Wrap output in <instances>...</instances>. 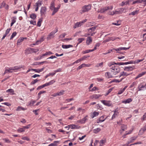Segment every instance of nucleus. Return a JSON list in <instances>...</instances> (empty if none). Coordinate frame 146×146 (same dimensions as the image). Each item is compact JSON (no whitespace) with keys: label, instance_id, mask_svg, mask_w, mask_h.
<instances>
[{"label":"nucleus","instance_id":"1","mask_svg":"<svg viewBox=\"0 0 146 146\" xmlns=\"http://www.w3.org/2000/svg\"><path fill=\"white\" fill-rule=\"evenodd\" d=\"M111 67L110 69H111V72L112 75L114 76L113 77H116L115 75L120 72V68L118 66H115L114 65L111 66Z\"/></svg>","mask_w":146,"mask_h":146},{"label":"nucleus","instance_id":"2","mask_svg":"<svg viewBox=\"0 0 146 146\" xmlns=\"http://www.w3.org/2000/svg\"><path fill=\"white\" fill-rule=\"evenodd\" d=\"M91 8V6L90 5H85L82 7L80 13H82L87 12L90 10Z\"/></svg>","mask_w":146,"mask_h":146},{"label":"nucleus","instance_id":"3","mask_svg":"<svg viewBox=\"0 0 146 146\" xmlns=\"http://www.w3.org/2000/svg\"><path fill=\"white\" fill-rule=\"evenodd\" d=\"M113 8L112 6L106 7L101 9L100 11H98V12H100L101 13H104V12L109 10H111Z\"/></svg>","mask_w":146,"mask_h":146},{"label":"nucleus","instance_id":"4","mask_svg":"<svg viewBox=\"0 0 146 146\" xmlns=\"http://www.w3.org/2000/svg\"><path fill=\"white\" fill-rule=\"evenodd\" d=\"M58 31L57 29H56L55 31H54L50 33L49 35L47 37V40H49L51 38H52L54 37L53 35H54Z\"/></svg>","mask_w":146,"mask_h":146},{"label":"nucleus","instance_id":"5","mask_svg":"<svg viewBox=\"0 0 146 146\" xmlns=\"http://www.w3.org/2000/svg\"><path fill=\"white\" fill-rule=\"evenodd\" d=\"M101 102L104 105L108 107L111 106L112 105V103L110 101L102 100Z\"/></svg>","mask_w":146,"mask_h":146},{"label":"nucleus","instance_id":"6","mask_svg":"<svg viewBox=\"0 0 146 146\" xmlns=\"http://www.w3.org/2000/svg\"><path fill=\"white\" fill-rule=\"evenodd\" d=\"M135 69V66H132L125 67L124 68V70L127 71H132Z\"/></svg>","mask_w":146,"mask_h":146},{"label":"nucleus","instance_id":"7","mask_svg":"<svg viewBox=\"0 0 146 146\" xmlns=\"http://www.w3.org/2000/svg\"><path fill=\"white\" fill-rule=\"evenodd\" d=\"M115 64L118 65H124V62H120L119 63H116L114 62H109L108 65L109 67H111L112 66H113Z\"/></svg>","mask_w":146,"mask_h":146},{"label":"nucleus","instance_id":"8","mask_svg":"<svg viewBox=\"0 0 146 146\" xmlns=\"http://www.w3.org/2000/svg\"><path fill=\"white\" fill-rule=\"evenodd\" d=\"M46 11V7H41L40 13L41 15H42L45 14Z\"/></svg>","mask_w":146,"mask_h":146},{"label":"nucleus","instance_id":"9","mask_svg":"<svg viewBox=\"0 0 146 146\" xmlns=\"http://www.w3.org/2000/svg\"><path fill=\"white\" fill-rule=\"evenodd\" d=\"M60 7V5H58V6L56 8H54L53 11V12L52 14V15H54L58 10Z\"/></svg>","mask_w":146,"mask_h":146},{"label":"nucleus","instance_id":"10","mask_svg":"<svg viewBox=\"0 0 146 146\" xmlns=\"http://www.w3.org/2000/svg\"><path fill=\"white\" fill-rule=\"evenodd\" d=\"M130 47H120L117 49L114 48L113 50H115L116 51H119L122 50H126L129 49Z\"/></svg>","mask_w":146,"mask_h":146},{"label":"nucleus","instance_id":"11","mask_svg":"<svg viewBox=\"0 0 146 146\" xmlns=\"http://www.w3.org/2000/svg\"><path fill=\"white\" fill-rule=\"evenodd\" d=\"M92 41V37L90 36H88L87 39L86 41V44L87 45H89L91 43Z\"/></svg>","mask_w":146,"mask_h":146},{"label":"nucleus","instance_id":"12","mask_svg":"<svg viewBox=\"0 0 146 146\" xmlns=\"http://www.w3.org/2000/svg\"><path fill=\"white\" fill-rule=\"evenodd\" d=\"M88 117L87 115H86L85 117H84L82 119L80 120H79L78 121V123H84L87 120V119L86 117Z\"/></svg>","mask_w":146,"mask_h":146},{"label":"nucleus","instance_id":"13","mask_svg":"<svg viewBox=\"0 0 146 146\" xmlns=\"http://www.w3.org/2000/svg\"><path fill=\"white\" fill-rule=\"evenodd\" d=\"M84 23L83 21H81L79 23L77 22L75 24V25L74 26V28H76V27H80L82 24Z\"/></svg>","mask_w":146,"mask_h":146},{"label":"nucleus","instance_id":"14","mask_svg":"<svg viewBox=\"0 0 146 146\" xmlns=\"http://www.w3.org/2000/svg\"><path fill=\"white\" fill-rule=\"evenodd\" d=\"M55 81L54 80H52L50 82L46 83V84H44L45 87L51 85L54 83Z\"/></svg>","mask_w":146,"mask_h":146},{"label":"nucleus","instance_id":"15","mask_svg":"<svg viewBox=\"0 0 146 146\" xmlns=\"http://www.w3.org/2000/svg\"><path fill=\"white\" fill-rule=\"evenodd\" d=\"M113 75L111 74L109 72H106L105 74V76L106 77L108 78L113 77Z\"/></svg>","mask_w":146,"mask_h":146},{"label":"nucleus","instance_id":"16","mask_svg":"<svg viewBox=\"0 0 146 146\" xmlns=\"http://www.w3.org/2000/svg\"><path fill=\"white\" fill-rule=\"evenodd\" d=\"M104 116H102L100 117L99 119L97 120V123H99L100 122L104 121L106 119V118L104 119Z\"/></svg>","mask_w":146,"mask_h":146},{"label":"nucleus","instance_id":"17","mask_svg":"<svg viewBox=\"0 0 146 146\" xmlns=\"http://www.w3.org/2000/svg\"><path fill=\"white\" fill-rule=\"evenodd\" d=\"M26 38H24L23 37H21L17 41V45H20L21 42H22L24 39H26Z\"/></svg>","mask_w":146,"mask_h":146},{"label":"nucleus","instance_id":"18","mask_svg":"<svg viewBox=\"0 0 146 146\" xmlns=\"http://www.w3.org/2000/svg\"><path fill=\"white\" fill-rule=\"evenodd\" d=\"M16 17H13L12 18V22L11 23V26H12L15 23L16 21Z\"/></svg>","mask_w":146,"mask_h":146},{"label":"nucleus","instance_id":"19","mask_svg":"<svg viewBox=\"0 0 146 146\" xmlns=\"http://www.w3.org/2000/svg\"><path fill=\"white\" fill-rule=\"evenodd\" d=\"M130 74H127L126 72L123 71L120 73V75L119 76V77H120L121 76H127L129 75Z\"/></svg>","mask_w":146,"mask_h":146},{"label":"nucleus","instance_id":"20","mask_svg":"<svg viewBox=\"0 0 146 146\" xmlns=\"http://www.w3.org/2000/svg\"><path fill=\"white\" fill-rule=\"evenodd\" d=\"M73 47V46L72 45L70 44L68 45L63 44L62 45V47L63 48H67L70 47Z\"/></svg>","mask_w":146,"mask_h":146},{"label":"nucleus","instance_id":"21","mask_svg":"<svg viewBox=\"0 0 146 146\" xmlns=\"http://www.w3.org/2000/svg\"><path fill=\"white\" fill-rule=\"evenodd\" d=\"M70 128L71 129H79L80 127V126L73 124L70 125Z\"/></svg>","mask_w":146,"mask_h":146},{"label":"nucleus","instance_id":"22","mask_svg":"<svg viewBox=\"0 0 146 146\" xmlns=\"http://www.w3.org/2000/svg\"><path fill=\"white\" fill-rule=\"evenodd\" d=\"M36 101L35 100H31L28 103V106H31L33 105L35 102Z\"/></svg>","mask_w":146,"mask_h":146},{"label":"nucleus","instance_id":"23","mask_svg":"<svg viewBox=\"0 0 146 146\" xmlns=\"http://www.w3.org/2000/svg\"><path fill=\"white\" fill-rule=\"evenodd\" d=\"M132 100L131 98H129L127 99L125 101H123L122 102V103H124L125 104L129 103L130 102H131L132 101Z\"/></svg>","mask_w":146,"mask_h":146},{"label":"nucleus","instance_id":"24","mask_svg":"<svg viewBox=\"0 0 146 146\" xmlns=\"http://www.w3.org/2000/svg\"><path fill=\"white\" fill-rule=\"evenodd\" d=\"M12 70L11 69V68H9V69H6L3 74L4 75L6 73H12L13 72V71H11Z\"/></svg>","mask_w":146,"mask_h":146},{"label":"nucleus","instance_id":"25","mask_svg":"<svg viewBox=\"0 0 146 146\" xmlns=\"http://www.w3.org/2000/svg\"><path fill=\"white\" fill-rule=\"evenodd\" d=\"M55 8L54 6V3L53 1L51 2L50 5V9L51 10H53L54 8Z\"/></svg>","mask_w":146,"mask_h":146},{"label":"nucleus","instance_id":"26","mask_svg":"<svg viewBox=\"0 0 146 146\" xmlns=\"http://www.w3.org/2000/svg\"><path fill=\"white\" fill-rule=\"evenodd\" d=\"M21 68H22V67H21L20 66H15L14 67L11 68V69L12 70H17Z\"/></svg>","mask_w":146,"mask_h":146},{"label":"nucleus","instance_id":"27","mask_svg":"<svg viewBox=\"0 0 146 146\" xmlns=\"http://www.w3.org/2000/svg\"><path fill=\"white\" fill-rule=\"evenodd\" d=\"M32 48H29L26 50V52L27 54L32 53Z\"/></svg>","mask_w":146,"mask_h":146},{"label":"nucleus","instance_id":"28","mask_svg":"<svg viewBox=\"0 0 146 146\" xmlns=\"http://www.w3.org/2000/svg\"><path fill=\"white\" fill-rule=\"evenodd\" d=\"M85 40V38H79L78 40V42L77 43V45H76V46H77V45L80 43H81L82 41H84Z\"/></svg>","mask_w":146,"mask_h":146},{"label":"nucleus","instance_id":"29","mask_svg":"<svg viewBox=\"0 0 146 146\" xmlns=\"http://www.w3.org/2000/svg\"><path fill=\"white\" fill-rule=\"evenodd\" d=\"M96 27H92L88 29V31L89 33L94 31L96 29Z\"/></svg>","mask_w":146,"mask_h":146},{"label":"nucleus","instance_id":"30","mask_svg":"<svg viewBox=\"0 0 146 146\" xmlns=\"http://www.w3.org/2000/svg\"><path fill=\"white\" fill-rule=\"evenodd\" d=\"M87 65H86L85 64H83L79 66L77 68V70H80L81 68H82V67H85L86 66H87Z\"/></svg>","mask_w":146,"mask_h":146},{"label":"nucleus","instance_id":"31","mask_svg":"<svg viewBox=\"0 0 146 146\" xmlns=\"http://www.w3.org/2000/svg\"><path fill=\"white\" fill-rule=\"evenodd\" d=\"M46 92L45 91H41L39 92L38 94V99H39L40 97V95L42 94L45 93Z\"/></svg>","mask_w":146,"mask_h":146},{"label":"nucleus","instance_id":"32","mask_svg":"<svg viewBox=\"0 0 146 146\" xmlns=\"http://www.w3.org/2000/svg\"><path fill=\"white\" fill-rule=\"evenodd\" d=\"M100 130L101 129L100 128H97L94 129L93 130V132L94 133H97L99 132Z\"/></svg>","mask_w":146,"mask_h":146},{"label":"nucleus","instance_id":"33","mask_svg":"<svg viewBox=\"0 0 146 146\" xmlns=\"http://www.w3.org/2000/svg\"><path fill=\"white\" fill-rule=\"evenodd\" d=\"M65 91L63 90H61L60 92H58V96H60L64 94Z\"/></svg>","mask_w":146,"mask_h":146},{"label":"nucleus","instance_id":"34","mask_svg":"<svg viewBox=\"0 0 146 146\" xmlns=\"http://www.w3.org/2000/svg\"><path fill=\"white\" fill-rule=\"evenodd\" d=\"M59 142L58 141H55L53 143H52L49 145L48 146H55L56 145V143Z\"/></svg>","mask_w":146,"mask_h":146},{"label":"nucleus","instance_id":"35","mask_svg":"<svg viewBox=\"0 0 146 146\" xmlns=\"http://www.w3.org/2000/svg\"><path fill=\"white\" fill-rule=\"evenodd\" d=\"M121 128L123 131H124L127 129V126L124 124H122L121 126Z\"/></svg>","mask_w":146,"mask_h":146},{"label":"nucleus","instance_id":"36","mask_svg":"<svg viewBox=\"0 0 146 146\" xmlns=\"http://www.w3.org/2000/svg\"><path fill=\"white\" fill-rule=\"evenodd\" d=\"M94 51V50H88L85 51H84L82 52V53L83 54H85L86 53H88L90 52H92Z\"/></svg>","mask_w":146,"mask_h":146},{"label":"nucleus","instance_id":"37","mask_svg":"<svg viewBox=\"0 0 146 146\" xmlns=\"http://www.w3.org/2000/svg\"><path fill=\"white\" fill-rule=\"evenodd\" d=\"M30 17L33 19H35L36 17V15L35 14L33 13L30 15Z\"/></svg>","mask_w":146,"mask_h":146},{"label":"nucleus","instance_id":"38","mask_svg":"<svg viewBox=\"0 0 146 146\" xmlns=\"http://www.w3.org/2000/svg\"><path fill=\"white\" fill-rule=\"evenodd\" d=\"M133 2L132 3V5L136 3H142V1H141L140 0H137L136 1H133Z\"/></svg>","mask_w":146,"mask_h":146},{"label":"nucleus","instance_id":"39","mask_svg":"<svg viewBox=\"0 0 146 146\" xmlns=\"http://www.w3.org/2000/svg\"><path fill=\"white\" fill-rule=\"evenodd\" d=\"M137 138V137H131L130 139L129 142H131V143L133 142L134 141L136 140Z\"/></svg>","mask_w":146,"mask_h":146},{"label":"nucleus","instance_id":"40","mask_svg":"<svg viewBox=\"0 0 146 146\" xmlns=\"http://www.w3.org/2000/svg\"><path fill=\"white\" fill-rule=\"evenodd\" d=\"M113 88H111L105 94V96H106L109 94L113 90Z\"/></svg>","mask_w":146,"mask_h":146},{"label":"nucleus","instance_id":"41","mask_svg":"<svg viewBox=\"0 0 146 146\" xmlns=\"http://www.w3.org/2000/svg\"><path fill=\"white\" fill-rule=\"evenodd\" d=\"M138 10H136L135 11H133L131 13H129V15H134L136 14H137L138 13Z\"/></svg>","mask_w":146,"mask_h":146},{"label":"nucleus","instance_id":"42","mask_svg":"<svg viewBox=\"0 0 146 146\" xmlns=\"http://www.w3.org/2000/svg\"><path fill=\"white\" fill-rule=\"evenodd\" d=\"M39 51V49L37 48H32V53H36Z\"/></svg>","mask_w":146,"mask_h":146},{"label":"nucleus","instance_id":"43","mask_svg":"<svg viewBox=\"0 0 146 146\" xmlns=\"http://www.w3.org/2000/svg\"><path fill=\"white\" fill-rule=\"evenodd\" d=\"M17 33L16 32H14L13 33L10 38V40L12 39L17 34Z\"/></svg>","mask_w":146,"mask_h":146},{"label":"nucleus","instance_id":"44","mask_svg":"<svg viewBox=\"0 0 146 146\" xmlns=\"http://www.w3.org/2000/svg\"><path fill=\"white\" fill-rule=\"evenodd\" d=\"M25 110V108L20 106H18L16 110L17 111H19L21 110Z\"/></svg>","mask_w":146,"mask_h":146},{"label":"nucleus","instance_id":"45","mask_svg":"<svg viewBox=\"0 0 146 146\" xmlns=\"http://www.w3.org/2000/svg\"><path fill=\"white\" fill-rule=\"evenodd\" d=\"M42 21V19H40L37 23V26L40 27L41 25V23Z\"/></svg>","mask_w":146,"mask_h":146},{"label":"nucleus","instance_id":"46","mask_svg":"<svg viewBox=\"0 0 146 146\" xmlns=\"http://www.w3.org/2000/svg\"><path fill=\"white\" fill-rule=\"evenodd\" d=\"M103 62L97 64L96 65V67H102L103 66Z\"/></svg>","mask_w":146,"mask_h":146},{"label":"nucleus","instance_id":"47","mask_svg":"<svg viewBox=\"0 0 146 146\" xmlns=\"http://www.w3.org/2000/svg\"><path fill=\"white\" fill-rule=\"evenodd\" d=\"M90 57L89 56H84L83 57L80 58V60H81V61L84 60H85L86 58H87L88 57Z\"/></svg>","mask_w":146,"mask_h":146},{"label":"nucleus","instance_id":"48","mask_svg":"<svg viewBox=\"0 0 146 146\" xmlns=\"http://www.w3.org/2000/svg\"><path fill=\"white\" fill-rule=\"evenodd\" d=\"M36 6L38 7L40 6L42 4V1L40 0H38V2L36 3Z\"/></svg>","mask_w":146,"mask_h":146},{"label":"nucleus","instance_id":"49","mask_svg":"<svg viewBox=\"0 0 146 146\" xmlns=\"http://www.w3.org/2000/svg\"><path fill=\"white\" fill-rule=\"evenodd\" d=\"M99 114V113L98 112H97L96 111H94L93 113V116L92 117V118H94V117L97 116Z\"/></svg>","mask_w":146,"mask_h":146},{"label":"nucleus","instance_id":"50","mask_svg":"<svg viewBox=\"0 0 146 146\" xmlns=\"http://www.w3.org/2000/svg\"><path fill=\"white\" fill-rule=\"evenodd\" d=\"M120 82V81H119V80H118L115 79L113 80L110 81V83H111L112 82H115L116 83H119Z\"/></svg>","mask_w":146,"mask_h":146},{"label":"nucleus","instance_id":"51","mask_svg":"<svg viewBox=\"0 0 146 146\" xmlns=\"http://www.w3.org/2000/svg\"><path fill=\"white\" fill-rule=\"evenodd\" d=\"M39 80H38L37 79H36L34 80L33 81L31 82V85L34 84H35L36 82H37L38 81H39Z\"/></svg>","mask_w":146,"mask_h":146},{"label":"nucleus","instance_id":"52","mask_svg":"<svg viewBox=\"0 0 146 146\" xmlns=\"http://www.w3.org/2000/svg\"><path fill=\"white\" fill-rule=\"evenodd\" d=\"M17 131L21 133V132L24 131L25 130L24 129L23 127V128H19L18 129Z\"/></svg>","mask_w":146,"mask_h":146},{"label":"nucleus","instance_id":"53","mask_svg":"<svg viewBox=\"0 0 146 146\" xmlns=\"http://www.w3.org/2000/svg\"><path fill=\"white\" fill-rule=\"evenodd\" d=\"M94 98L95 99H97L99 97L101 96V95L99 94H94Z\"/></svg>","mask_w":146,"mask_h":146},{"label":"nucleus","instance_id":"54","mask_svg":"<svg viewBox=\"0 0 146 146\" xmlns=\"http://www.w3.org/2000/svg\"><path fill=\"white\" fill-rule=\"evenodd\" d=\"M118 113H115L113 114V115L111 119H113L114 118H115L118 115Z\"/></svg>","mask_w":146,"mask_h":146},{"label":"nucleus","instance_id":"55","mask_svg":"<svg viewBox=\"0 0 146 146\" xmlns=\"http://www.w3.org/2000/svg\"><path fill=\"white\" fill-rule=\"evenodd\" d=\"M6 5V3L5 2L3 1L1 5L0 8H2L3 7H5V5Z\"/></svg>","mask_w":146,"mask_h":146},{"label":"nucleus","instance_id":"56","mask_svg":"<svg viewBox=\"0 0 146 146\" xmlns=\"http://www.w3.org/2000/svg\"><path fill=\"white\" fill-rule=\"evenodd\" d=\"M22 139L23 140H27V141H29L30 139L27 137H24L22 138Z\"/></svg>","mask_w":146,"mask_h":146},{"label":"nucleus","instance_id":"57","mask_svg":"<svg viewBox=\"0 0 146 146\" xmlns=\"http://www.w3.org/2000/svg\"><path fill=\"white\" fill-rule=\"evenodd\" d=\"M44 84L38 86L37 88V90H39L41 89L42 88L45 87Z\"/></svg>","mask_w":146,"mask_h":146},{"label":"nucleus","instance_id":"58","mask_svg":"<svg viewBox=\"0 0 146 146\" xmlns=\"http://www.w3.org/2000/svg\"><path fill=\"white\" fill-rule=\"evenodd\" d=\"M7 92H10L11 93H14V90L12 89H9L6 91Z\"/></svg>","mask_w":146,"mask_h":146},{"label":"nucleus","instance_id":"59","mask_svg":"<svg viewBox=\"0 0 146 146\" xmlns=\"http://www.w3.org/2000/svg\"><path fill=\"white\" fill-rule=\"evenodd\" d=\"M100 45V44L99 43H97L95 46L93 50H94V51L97 49L96 47L97 46L99 47Z\"/></svg>","mask_w":146,"mask_h":146},{"label":"nucleus","instance_id":"60","mask_svg":"<svg viewBox=\"0 0 146 146\" xmlns=\"http://www.w3.org/2000/svg\"><path fill=\"white\" fill-rule=\"evenodd\" d=\"M43 41V38H41V39L40 40H38L37 41L36 43V44H39V42L40 43L41 42H42Z\"/></svg>","mask_w":146,"mask_h":146},{"label":"nucleus","instance_id":"61","mask_svg":"<svg viewBox=\"0 0 146 146\" xmlns=\"http://www.w3.org/2000/svg\"><path fill=\"white\" fill-rule=\"evenodd\" d=\"M146 130V125L145 127L141 128L140 130V131H142V133H143V132Z\"/></svg>","mask_w":146,"mask_h":146},{"label":"nucleus","instance_id":"62","mask_svg":"<svg viewBox=\"0 0 146 146\" xmlns=\"http://www.w3.org/2000/svg\"><path fill=\"white\" fill-rule=\"evenodd\" d=\"M48 55L47 52H46L45 53L43 54L42 55L40 56V59L42 58L44 56Z\"/></svg>","mask_w":146,"mask_h":146},{"label":"nucleus","instance_id":"63","mask_svg":"<svg viewBox=\"0 0 146 146\" xmlns=\"http://www.w3.org/2000/svg\"><path fill=\"white\" fill-rule=\"evenodd\" d=\"M81 61V60H80V59L76 60L75 62H74V63H73L72 64V65H73L74 64H75V63H78L80 62Z\"/></svg>","mask_w":146,"mask_h":146},{"label":"nucleus","instance_id":"64","mask_svg":"<svg viewBox=\"0 0 146 146\" xmlns=\"http://www.w3.org/2000/svg\"><path fill=\"white\" fill-rule=\"evenodd\" d=\"M3 140H4L6 143H10L11 142L10 140L7 139H3Z\"/></svg>","mask_w":146,"mask_h":146}]
</instances>
